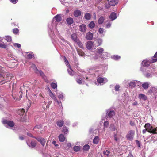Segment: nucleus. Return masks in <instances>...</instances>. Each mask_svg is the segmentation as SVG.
<instances>
[{
	"instance_id": "obj_1",
	"label": "nucleus",
	"mask_w": 157,
	"mask_h": 157,
	"mask_svg": "<svg viewBox=\"0 0 157 157\" xmlns=\"http://www.w3.org/2000/svg\"><path fill=\"white\" fill-rule=\"evenodd\" d=\"M61 17L59 14H57L53 18L52 22L49 23L48 25V31L50 34L53 30L57 31V26L59 22L61 20Z\"/></svg>"
},
{
	"instance_id": "obj_2",
	"label": "nucleus",
	"mask_w": 157,
	"mask_h": 157,
	"mask_svg": "<svg viewBox=\"0 0 157 157\" xmlns=\"http://www.w3.org/2000/svg\"><path fill=\"white\" fill-rule=\"evenodd\" d=\"M3 67H0V79L1 78L0 85L4 84L10 80V78L9 77L8 74L3 72Z\"/></svg>"
},
{
	"instance_id": "obj_3",
	"label": "nucleus",
	"mask_w": 157,
	"mask_h": 157,
	"mask_svg": "<svg viewBox=\"0 0 157 157\" xmlns=\"http://www.w3.org/2000/svg\"><path fill=\"white\" fill-rule=\"evenodd\" d=\"M144 127L145 128H147V132H149L153 134L157 133V128H155L153 127L149 123L146 124Z\"/></svg>"
},
{
	"instance_id": "obj_4",
	"label": "nucleus",
	"mask_w": 157,
	"mask_h": 157,
	"mask_svg": "<svg viewBox=\"0 0 157 157\" xmlns=\"http://www.w3.org/2000/svg\"><path fill=\"white\" fill-rule=\"evenodd\" d=\"M157 61V58L153 59L151 60H143L142 62V64L144 67H147L149 66L151 63H154Z\"/></svg>"
},
{
	"instance_id": "obj_5",
	"label": "nucleus",
	"mask_w": 157,
	"mask_h": 157,
	"mask_svg": "<svg viewBox=\"0 0 157 157\" xmlns=\"http://www.w3.org/2000/svg\"><path fill=\"white\" fill-rule=\"evenodd\" d=\"M2 122L4 125L7 127L9 126L12 127L14 125V123L13 121L4 120L2 121Z\"/></svg>"
},
{
	"instance_id": "obj_6",
	"label": "nucleus",
	"mask_w": 157,
	"mask_h": 157,
	"mask_svg": "<svg viewBox=\"0 0 157 157\" xmlns=\"http://www.w3.org/2000/svg\"><path fill=\"white\" fill-rule=\"evenodd\" d=\"M135 134V132L133 130H130L128 132L126 136V137L128 140L132 141L133 138Z\"/></svg>"
},
{
	"instance_id": "obj_7",
	"label": "nucleus",
	"mask_w": 157,
	"mask_h": 157,
	"mask_svg": "<svg viewBox=\"0 0 157 157\" xmlns=\"http://www.w3.org/2000/svg\"><path fill=\"white\" fill-rule=\"evenodd\" d=\"M107 81L108 80L106 78L99 77L97 79V82H95V83L97 85H98L99 84L102 85L106 83Z\"/></svg>"
},
{
	"instance_id": "obj_8",
	"label": "nucleus",
	"mask_w": 157,
	"mask_h": 157,
	"mask_svg": "<svg viewBox=\"0 0 157 157\" xmlns=\"http://www.w3.org/2000/svg\"><path fill=\"white\" fill-rule=\"evenodd\" d=\"M140 82L137 80H134L128 83L129 86L131 88L135 87L137 84H139Z\"/></svg>"
},
{
	"instance_id": "obj_9",
	"label": "nucleus",
	"mask_w": 157,
	"mask_h": 157,
	"mask_svg": "<svg viewBox=\"0 0 157 157\" xmlns=\"http://www.w3.org/2000/svg\"><path fill=\"white\" fill-rule=\"evenodd\" d=\"M102 41L101 39L98 38L94 42V45L95 46H99L102 44Z\"/></svg>"
},
{
	"instance_id": "obj_10",
	"label": "nucleus",
	"mask_w": 157,
	"mask_h": 157,
	"mask_svg": "<svg viewBox=\"0 0 157 157\" xmlns=\"http://www.w3.org/2000/svg\"><path fill=\"white\" fill-rule=\"evenodd\" d=\"M40 143L41 145L44 146L46 140L44 138H42L41 137H38L35 138Z\"/></svg>"
},
{
	"instance_id": "obj_11",
	"label": "nucleus",
	"mask_w": 157,
	"mask_h": 157,
	"mask_svg": "<svg viewBox=\"0 0 157 157\" xmlns=\"http://www.w3.org/2000/svg\"><path fill=\"white\" fill-rule=\"evenodd\" d=\"M109 4L111 6H115L117 4L118 2V0H108Z\"/></svg>"
},
{
	"instance_id": "obj_12",
	"label": "nucleus",
	"mask_w": 157,
	"mask_h": 157,
	"mask_svg": "<svg viewBox=\"0 0 157 157\" xmlns=\"http://www.w3.org/2000/svg\"><path fill=\"white\" fill-rule=\"evenodd\" d=\"M86 38L87 40H91L93 38V34L91 32H89L86 34Z\"/></svg>"
},
{
	"instance_id": "obj_13",
	"label": "nucleus",
	"mask_w": 157,
	"mask_h": 157,
	"mask_svg": "<svg viewBox=\"0 0 157 157\" xmlns=\"http://www.w3.org/2000/svg\"><path fill=\"white\" fill-rule=\"evenodd\" d=\"M150 83L149 82H145L142 85L143 88L145 90L147 89L149 87Z\"/></svg>"
},
{
	"instance_id": "obj_14",
	"label": "nucleus",
	"mask_w": 157,
	"mask_h": 157,
	"mask_svg": "<svg viewBox=\"0 0 157 157\" xmlns=\"http://www.w3.org/2000/svg\"><path fill=\"white\" fill-rule=\"evenodd\" d=\"M117 18L116 14L114 12L112 13L109 16V18L112 21L115 20Z\"/></svg>"
},
{
	"instance_id": "obj_15",
	"label": "nucleus",
	"mask_w": 157,
	"mask_h": 157,
	"mask_svg": "<svg viewBox=\"0 0 157 157\" xmlns=\"http://www.w3.org/2000/svg\"><path fill=\"white\" fill-rule=\"evenodd\" d=\"M80 30L82 32H85L86 30V27L85 25L82 24L80 26Z\"/></svg>"
},
{
	"instance_id": "obj_16",
	"label": "nucleus",
	"mask_w": 157,
	"mask_h": 157,
	"mask_svg": "<svg viewBox=\"0 0 157 157\" xmlns=\"http://www.w3.org/2000/svg\"><path fill=\"white\" fill-rule=\"evenodd\" d=\"M99 57V55L96 52L92 55L91 56V59L94 60H96L98 59Z\"/></svg>"
},
{
	"instance_id": "obj_17",
	"label": "nucleus",
	"mask_w": 157,
	"mask_h": 157,
	"mask_svg": "<svg viewBox=\"0 0 157 157\" xmlns=\"http://www.w3.org/2000/svg\"><path fill=\"white\" fill-rule=\"evenodd\" d=\"M71 146V144L70 143H65L63 144V149L67 150Z\"/></svg>"
},
{
	"instance_id": "obj_18",
	"label": "nucleus",
	"mask_w": 157,
	"mask_h": 157,
	"mask_svg": "<svg viewBox=\"0 0 157 157\" xmlns=\"http://www.w3.org/2000/svg\"><path fill=\"white\" fill-rule=\"evenodd\" d=\"M93 45L94 46L92 42L91 41H89L87 42L86 47L88 49L90 50L91 48Z\"/></svg>"
},
{
	"instance_id": "obj_19",
	"label": "nucleus",
	"mask_w": 157,
	"mask_h": 157,
	"mask_svg": "<svg viewBox=\"0 0 157 157\" xmlns=\"http://www.w3.org/2000/svg\"><path fill=\"white\" fill-rule=\"evenodd\" d=\"M27 143L29 146L33 147H35L36 144V141L34 140L32 141L30 144L27 141Z\"/></svg>"
},
{
	"instance_id": "obj_20",
	"label": "nucleus",
	"mask_w": 157,
	"mask_h": 157,
	"mask_svg": "<svg viewBox=\"0 0 157 157\" xmlns=\"http://www.w3.org/2000/svg\"><path fill=\"white\" fill-rule=\"evenodd\" d=\"M107 114L110 118L112 117L115 115V112L113 110H108L107 112Z\"/></svg>"
},
{
	"instance_id": "obj_21",
	"label": "nucleus",
	"mask_w": 157,
	"mask_h": 157,
	"mask_svg": "<svg viewBox=\"0 0 157 157\" xmlns=\"http://www.w3.org/2000/svg\"><path fill=\"white\" fill-rule=\"evenodd\" d=\"M104 51V49L101 47H99L97 48L96 50V52L98 55L102 54Z\"/></svg>"
},
{
	"instance_id": "obj_22",
	"label": "nucleus",
	"mask_w": 157,
	"mask_h": 157,
	"mask_svg": "<svg viewBox=\"0 0 157 157\" xmlns=\"http://www.w3.org/2000/svg\"><path fill=\"white\" fill-rule=\"evenodd\" d=\"M81 14V12L78 10H75L74 12V15L75 17H78Z\"/></svg>"
},
{
	"instance_id": "obj_23",
	"label": "nucleus",
	"mask_w": 157,
	"mask_h": 157,
	"mask_svg": "<svg viewBox=\"0 0 157 157\" xmlns=\"http://www.w3.org/2000/svg\"><path fill=\"white\" fill-rule=\"evenodd\" d=\"M139 98L141 100H146L147 99L146 96L144 94H140L139 95Z\"/></svg>"
},
{
	"instance_id": "obj_24",
	"label": "nucleus",
	"mask_w": 157,
	"mask_h": 157,
	"mask_svg": "<svg viewBox=\"0 0 157 157\" xmlns=\"http://www.w3.org/2000/svg\"><path fill=\"white\" fill-rule=\"evenodd\" d=\"M71 38L75 42H78V40L77 38V36L76 34L74 33L71 35Z\"/></svg>"
},
{
	"instance_id": "obj_25",
	"label": "nucleus",
	"mask_w": 157,
	"mask_h": 157,
	"mask_svg": "<svg viewBox=\"0 0 157 157\" xmlns=\"http://www.w3.org/2000/svg\"><path fill=\"white\" fill-rule=\"evenodd\" d=\"M66 21L67 24L68 25H71L73 22V19L72 18L69 17L67 19Z\"/></svg>"
},
{
	"instance_id": "obj_26",
	"label": "nucleus",
	"mask_w": 157,
	"mask_h": 157,
	"mask_svg": "<svg viewBox=\"0 0 157 157\" xmlns=\"http://www.w3.org/2000/svg\"><path fill=\"white\" fill-rule=\"evenodd\" d=\"M58 98L60 99L63 100L64 95L63 93L61 92H58L56 93Z\"/></svg>"
},
{
	"instance_id": "obj_27",
	"label": "nucleus",
	"mask_w": 157,
	"mask_h": 157,
	"mask_svg": "<svg viewBox=\"0 0 157 157\" xmlns=\"http://www.w3.org/2000/svg\"><path fill=\"white\" fill-rule=\"evenodd\" d=\"M157 90V88L155 87H151L150 89L148 90V93L150 94H151L152 93L155 92Z\"/></svg>"
},
{
	"instance_id": "obj_28",
	"label": "nucleus",
	"mask_w": 157,
	"mask_h": 157,
	"mask_svg": "<svg viewBox=\"0 0 157 157\" xmlns=\"http://www.w3.org/2000/svg\"><path fill=\"white\" fill-rule=\"evenodd\" d=\"M59 140L60 142L64 141L65 139V138L64 137V136L62 134H61L59 135Z\"/></svg>"
},
{
	"instance_id": "obj_29",
	"label": "nucleus",
	"mask_w": 157,
	"mask_h": 157,
	"mask_svg": "<svg viewBox=\"0 0 157 157\" xmlns=\"http://www.w3.org/2000/svg\"><path fill=\"white\" fill-rule=\"evenodd\" d=\"M64 123V121L63 120H59L57 122V125L59 127L63 126Z\"/></svg>"
},
{
	"instance_id": "obj_30",
	"label": "nucleus",
	"mask_w": 157,
	"mask_h": 157,
	"mask_svg": "<svg viewBox=\"0 0 157 157\" xmlns=\"http://www.w3.org/2000/svg\"><path fill=\"white\" fill-rule=\"evenodd\" d=\"M49 95L54 100H56V98L55 95L49 90Z\"/></svg>"
},
{
	"instance_id": "obj_31",
	"label": "nucleus",
	"mask_w": 157,
	"mask_h": 157,
	"mask_svg": "<svg viewBox=\"0 0 157 157\" xmlns=\"http://www.w3.org/2000/svg\"><path fill=\"white\" fill-rule=\"evenodd\" d=\"M105 20V18L103 16H101L98 21V23L99 24H101L103 23Z\"/></svg>"
},
{
	"instance_id": "obj_32",
	"label": "nucleus",
	"mask_w": 157,
	"mask_h": 157,
	"mask_svg": "<svg viewBox=\"0 0 157 157\" xmlns=\"http://www.w3.org/2000/svg\"><path fill=\"white\" fill-rule=\"evenodd\" d=\"M33 52H28L26 53V56L29 59H31L32 58L33 56Z\"/></svg>"
},
{
	"instance_id": "obj_33",
	"label": "nucleus",
	"mask_w": 157,
	"mask_h": 157,
	"mask_svg": "<svg viewBox=\"0 0 157 157\" xmlns=\"http://www.w3.org/2000/svg\"><path fill=\"white\" fill-rule=\"evenodd\" d=\"M62 132H63L65 134H67L68 132V128L65 126H63Z\"/></svg>"
},
{
	"instance_id": "obj_34",
	"label": "nucleus",
	"mask_w": 157,
	"mask_h": 157,
	"mask_svg": "<svg viewBox=\"0 0 157 157\" xmlns=\"http://www.w3.org/2000/svg\"><path fill=\"white\" fill-rule=\"evenodd\" d=\"M25 110L23 109H21L17 111V113L19 115H22L25 112Z\"/></svg>"
},
{
	"instance_id": "obj_35",
	"label": "nucleus",
	"mask_w": 157,
	"mask_h": 157,
	"mask_svg": "<svg viewBox=\"0 0 157 157\" xmlns=\"http://www.w3.org/2000/svg\"><path fill=\"white\" fill-rule=\"evenodd\" d=\"M84 17L86 20H89L91 18V15L90 13H86Z\"/></svg>"
},
{
	"instance_id": "obj_36",
	"label": "nucleus",
	"mask_w": 157,
	"mask_h": 157,
	"mask_svg": "<svg viewBox=\"0 0 157 157\" xmlns=\"http://www.w3.org/2000/svg\"><path fill=\"white\" fill-rule=\"evenodd\" d=\"M69 67V69H67V71L68 72V73L71 75H73L74 74V71L72 70L70 66V67Z\"/></svg>"
},
{
	"instance_id": "obj_37",
	"label": "nucleus",
	"mask_w": 157,
	"mask_h": 157,
	"mask_svg": "<svg viewBox=\"0 0 157 157\" xmlns=\"http://www.w3.org/2000/svg\"><path fill=\"white\" fill-rule=\"evenodd\" d=\"M107 55L108 53L107 52H103L101 56V58L104 59H106L107 57Z\"/></svg>"
},
{
	"instance_id": "obj_38",
	"label": "nucleus",
	"mask_w": 157,
	"mask_h": 157,
	"mask_svg": "<svg viewBox=\"0 0 157 157\" xmlns=\"http://www.w3.org/2000/svg\"><path fill=\"white\" fill-rule=\"evenodd\" d=\"M58 36L59 38H60L65 44H66V43L68 44H69V43L68 41L65 40L63 37L60 36L59 34H58Z\"/></svg>"
},
{
	"instance_id": "obj_39",
	"label": "nucleus",
	"mask_w": 157,
	"mask_h": 157,
	"mask_svg": "<svg viewBox=\"0 0 157 157\" xmlns=\"http://www.w3.org/2000/svg\"><path fill=\"white\" fill-rule=\"evenodd\" d=\"M104 29L102 28H100L99 29L98 32L100 34H101V36H104V34H103L104 32H104Z\"/></svg>"
},
{
	"instance_id": "obj_40",
	"label": "nucleus",
	"mask_w": 157,
	"mask_h": 157,
	"mask_svg": "<svg viewBox=\"0 0 157 157\" xmlns=\"http://www.w3.org/2000/svg\"><path fill=\"white\" fill-rule=\"evenodd\" d=\"M99 139L98 136H96L93 139V143L94 144H97L99 141Z\"/></svg>"
},
{
	"instance_id": "obj_41",
	"label": "nucleus",
	"mask_w": 157,
	"mask_h": 157,
	"mask_svg": "<svg viewBox=\"0 0 157 157\" xmlns=\"http://www.w3.org/2000/svg\"><path fill=\"white\" fill-rule=\"evenodd\" d=\"M95 25L94 22L93 21H91L89 24V27L91 29L93 28Z\"/></svg>"
},
{
	"instance_id": "obj_42",
	"label": "nucleus",
	"mask_w": 157,
	"mask_h": 157,
	"mask_svg": "<svg viewBox=\"0 0 157 157\" xmlns=\"http://www.w3.org/2000/svg\"><path fill=\"white\" fill-rule=\"evenodd\" d=\"M76 42L77 43L78 45L80 48H83V46L82 43L80 41H79L78 40V42Z\"/></svg>"
},
{
	"instance_id": "obj_43",
	"label": "nucleus",
	"mask_w": 157,
	"mask_h": 157,
	"mask_svg": "<svg viewBox=\"0 0 157 157\" xmlns=\"http://www.w3.org/2000/svg\"><path fill=\"white\" fill-rule=\"evenodd\" d=\"M89 148H90L88 144H86V145H85L83 147V150L84 151H86L88 150L89 149Z\"/></svg>"
},
{
	"instance_id": "obj_44",
	"label": "nucleus",
	"mask_w": 157,
	"mask_h": 157,
	"mask_svg": "<svg viewBox=\"0 0 157 157\" xmlns=\"http://www.w3.org/2000/svg\"><path fill=\"white\" fill-rule=\"evenodd\" d=\"M80 149V147L78 146H75L73 147L74 151L76 152L79 151Z\"/></svg>"
},
{
	"instance_id": "obj_45",
	"label": "nucleus",
	"mask_w": 157,
	"mask_h": 157,
	"mask_svg": "<svg viewBox=\"0 0 157 157\" xmlns=\"http://www.w3.org/2000/svg\"><path fill=\"white\" fill-rule=\"evenodd\" d=\"M111 57L112 58L115 60H118L120 58V57L117 55H115L112 56Z\"/></svg>"
},
{
	"instance_id": "obj_46",
	"label": "nucleus",
	"mask_w": 157,
	"mask_h": 157,
	"mask_svg": "<svg viewBox=\"0 0 157 157\" xmlns=\"http://www.w3.org/2000/svg\"><path fill=\"white\" fill-rule=\"evenodd\" d=\"M110 152L109 150H106V151H104L103 152V153L104 155H106V156L108 157L109 156V154Z\"/></svg>"
},
{
	"instance_id": "obj_47",
	"label": "nucleus",
	"mask_w": 157,
	"mask_h": 157,
	"mask_svg": "<svg viewBox=\"0 0 157 157\" xmlns=\"http://www.w3.org/2000/svg\"><path fill=\"white\" fill-rule=\"evenodd\" d=\"M110 129L112 131H115L116 129L113 124H111L110 125Z\"/></svg>"
},
{
	"instance_id": "obj_48",
	"label": "nucleus",
	"mask_w": 157,
	"mask_h": 157,
	"mask_svg": "<svg viewBox=\"0 0 157 157\" xmlns=\"http://www.w3.org/2000/svg\"><path fill=\"white\" fill-rule=\"evenodd\" d=\"M6 40L7 42H10L12 40L11 37L9 36H6L5 37Z\"/></svg>"
},
{
	"instance_id": "obj_49",
	"label": "nucleus",
	"mask_w": 157,
	"mask_h": 157,
	"mask_svg": "<svg viewBox=\"0 0 157 157\" xmlns=\"http://www.w3.org/2000/svg\"><path fill=\"white\" fill-rule=\"evenodd\" d=\"M51 86L53 89H55L57 87V85L56 83H52L51 84Z\"/></svg>"
},
{
	"instance_id": "obj_50",
	"label": "nucleus",
	"mask_w": 157,
	"mask_h": 157,
	"mask_svg": "<svg viewBox=\"0 0 157 157\" xmlns=\"http://www.w3.org/2000/svg\"><path fill=\"white\" fill-rule=\"evenodd\" d=\"M78 54L79 55H80L82 56H84V53L81 50L78 51Z\"/></svg>"
},
{
	"instance_id": "obj_51",
	"label": "nucleus",
	"mask_w": 157,
	"mask_h": 157,
	"mask_svg": "<svg viewBox=\"0 0 157 157\" xmlns=\"http://www.w3.org/2000/svg\"><path fill=\"white\" fill-rule=\"evenodd\" d=\"M76 82L79 84H81L82 83L83 80L81 78H77L76 79Z\"/></svg>"
},
{
	"instance_id": "obj_52",
	"label": "nucleus",
	"mask_w": 157,
	"mask_h": 157,
	"mask_svg": "<svg viewBox=\"0 0 157 157\" xmlns=\"http://www.w3.org/2000/svg\"><path fill=\"white\" fill-rule=\"evenodd\" d=\"M152 75V74L151 73H147L146 74L145 76L146 77L149 78L151 77Z\"/></svg>"
},
{
	"instance_id": "obj_53",
	"label": "nucleus",
	"mask_w": 157,
	"mask_h": 157,
	"mask_svg": "<svg viewBox=\"0 0 157 157\" xmlns=\"http://www.w3.org/2000/svg\"><path fill=\"white\" fill-rule=\"evenodd\" d=\"M40 75L44 78L45 79L46 77L44 73L41 71H39Z\"/></svg>"
},
{
	"instance_id": "obj_54",
	"label": "nucleus",
	"mask_w": 157,
	"mask_h": 157,
	"mask_svg": "<svg viewBox=\"0 0 157 157\" xmlns=\"http://www.w3.org/2000/svg\"><path fill=\"white\" fill-rule=\"evenodd\" d=\"M64 60H65V63H66V65L67 67H70V65L69 64V63L67 60L66 59V58L65 57H64Z\"/></svg>"
},
{
	"instance_id": "obj_55",
	"label": "nucleus",
	"mask_w": 157,
	"mask_h": 157,
	"mask_svg": "<svg viewBox=\"0 0 157 157\" xmlns=\"http://www.w3.org/2000/svg\"><path fill=\"white\" fill-rule=\"evenodd\" d=\"M13 32L14 34H17L19 32V30L17 28H15L13 29Z\"/></svg>"
},
{
	"instance_id": "obj_56",
	"label": "nucleus",
	"mask_w": 157,
	"mask_h": 157,
	"mask_svg": "<svg viewBox=\"0 0 157 157\" xmlns=\"http://www.w3.org/2000/svg\"><path fill=\"white\" fill-rule=\"evenodd\" d=\"M102 74V72L100 71H96L95 73V75H98V76L101 75Z\"/></svg>"
},
{
	"instance_id": "obj_57",
	"label": "nucleus",
	"mask_w": 157,
	"mask_h": 157,
	"mask_svg": "<svg viewBox=\"0 0 157 157\" xmlns=\"http://www.w3.org/2000/svg\"><path fill=\"white\" fill-rule=\"evenodd\" d=\"M120 86L119 85H116L115 86V90L116 91H118L119 90V89Z\"/></svg>"
},
{
	"instance_id": "obj_58",
	"label": "nucleus",
	"mask_w": 157,
	"mask_h": 157,
	"mask_svg": "<svg viewBox=\"0 0 157 157\" xmlns=\"http://www.w3.org/2000/svg\"><path fill=\"white\" fill-rule=\"evenodd\" d=\"M109 125V122L107 121L104 122V126L105 128H107Z\"/></svg>"
},
{
	"instance_id": "obj_59",
	"label": "nucleus",
	"mask_w": 157,
	"mask_h": 157,
	"mask_svg": "<svg viewBox=\"0 0 157 157\" xmlns=\"http://www.w3.org/2000/svg\"><path fill=\"white\" fill-rule=\"evenodd\" d=\"M52 143L54 145L55 147H58L59 146V145L57 143V142L56 141H53Z\"/></svg>"
},
{
	"instance_id": "obj_60",
	"label": "nucleus",
	"mask_w": 157,
	"mask_h": 157,
	"mask_svg": "<svg viewBox=\"0 0 157 157\" xmlns=\"http://www.w3.org/2000/svg\"><path fill=\"white\" fill-rule=\"evenodd\" d=\"M13 45L14 47L18 48H20L21 47V44L18 43H14L13 44Z\"/></svg>"
},
{
	"instance_id": "obj_61",
	"label": "nucleus",
	"mask_w": 157,
	"mask_h": 157,
	"mask_svg": "<svg viewBox=\"0 0 157 157\" xmlns=\"http://www.w3.org/2000/svg\"><path fill=\"white\" fill-rule=\"evenodd\" d=\"M31 67L34 70H37V68L34 64H32Z\"/></svg>"
},
{
	"instance_id": "obj_62",
	"label": "nucleus",
	"mask_w": 157,
	"mask_h": 157,
	"mask_svg": "<svg viewBox=\"0 0 157 157\" xmlns=\"http://www.w3.org/2000/svg\"><path fill=\"white\" fill-rule=\"evenodd\" d=\"M67 0H60L62 4L63 5H65V3L67 2Z\"/></svg>"
},
{
	"instance_id": "obj_63",
	"label": "nucleus",
	"mask_w": 157,
	"mask_h": 157,
	"mask_svg": "<svg viewBox=\"0 0 157 157\" xmlns=\"http://www.w3.org/2000/svg\"><path fill=\"white\" fill-rule=\"evenodd\" d=\"M112 23L110 22H109L108 24L106 25V27L107 28H109L111 26Z\"/></svg>"
},
{
	"instance_id": "obj_64",
	"label": "nucleus",
	"mask_w": 157,
	"mask_h": 157,
	"mask_svg": "<svg viewBox=\"0 0 157 157\" xmlns=\"http://www.w3.org/2000/svg\"><path fill=\"white\" fill-rule=\"evenodd\" d=\"M41 126L40 125H36L34 128V129H40L41 128Z\"/></svg>"
}]
</instances>
